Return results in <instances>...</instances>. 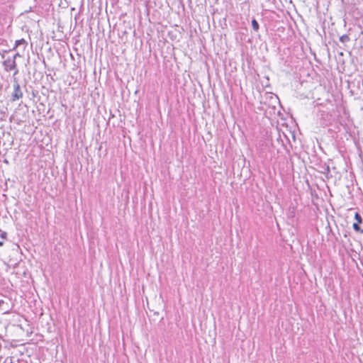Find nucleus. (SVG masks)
<instances>
[{
  "instance_id": "obj_1",
  "label": "nucleus",
  "mask_w": 363,
  "mask_h": 363,
  "mask_svg": "<svg viewBox=\"0 0 363 363\" xmlns=\"http://www.w3.org/2000/svg\"><path fill=\"white\" fill-rule=\"evenodd\" d=\"M13 91L11 94V99H10L11 101H12V102L16 101L20 99H22L23 96V91H21L20 84H19L16 77H14V79H13Z\"/></svg>"
},
{
  "instance_id": "obj_2",
  "label": "nucleus",
  "mask_w": 363,
  "mask_h": 363,
  "mask_svg": "<svg viewBox=\"0 0 363 363\" xmlns=\"http://www.w3.org/2000/svg\"><path fill=\"white\" fill-rule=\"evenodd\" d=\"M2 65L6 72H10L16 68L17 64L14 59H11V57H8L2 62Z\"/></svg>"
},
{
  "instance_id": "obj_3",
  "label": "nucleus",
  "mask_w": 363,
  "mask_h": 363,
  "mask_svg": "<svg viewBox=\"0 0 363 363\" xmlns=\"http://www.w3.org/2000/svg\"><path fill=\"white\" fill-rule=\"evenodd\" d=\"M8 303L5 302L3 300H0V313H1L2 314H5L8 313Z\"/></svg>"
},
{
  "instance_id": "obj_4",
  "label": "nucleus",
  "mask_w": 363,
  "mask_h": 363,
  "mask_svg": "<svg viewBox=\"0 0 363 363\" xmlns=\"http://www.w3.org/2000/svg\"><path fill=\"white\" fill-rule=\"evenodd\" d=\"M24 45V48H26V45H27V43L26 41L22 38V39H20V40H17L16 42H15V45L12 48V50H15L16 49L17 47L20 46V45Z\"/></svg>"
},
{
  "instance_id": "obj_5",
  "label": "nucleus",
  "mask_w": 363,
  "mask_h": 363,
  "mask_svg": "<svg viewBox=\"0 0 363 363\" xmlns=\"http://www.w3.org/2000/svg\"><path fill=\"white\" fill-rule=\"evenodd\" d=\"M321 170L320 171V173L325 174L327 177L329 174L330 169L329 165L324 164L321 166Z\"/></svg>"
},
{
  "instance_id": "obj_6",
  "label": "nucleus",
  "mask_w": 363,
  "mask_h": 363,
  "mask_svg": "<svg viewBox=\"0 0 363 363\" xmlns=\"http://www.w3.org/2000/svg\"><path fill=\"white\" fill-rule=\"evenodd\" d=\"M359 223H354L352 225V228L355 232L360 233L361 234H363V229L361 228Z\"/></svg>"
},
{
  "instance_id": "obj_7",
  "label": "nucleus",
  "mask_w": 363,
  "mask_h": 363,
  "mask_svg": "<svg viewBox=\"0 0 363 363\" xmlns=\"http://www.w3.org/2000/svg\"><path fill=\"white\" fill-rule=\"evenodd\" d=\"M252 26L255 31H258L259 28V25L255 18H253L252 20Z\"/></svg>"
},
{
  "instance_id": "obj_8",
  "label": "nucleus",
  "mask_w": 363,
  "mask_h": 363,
  "mask_svg": "<svg viewBox=\"0 0 363 363\" xmlns=\"http://www.w3.org/2000/svg\"><path fill=\"white\" fill-rule=\"evenodd\" d=\"M354 220H356L355 223H357L361 224L363 222L362 217L358 212H356L354 214Z\"/></svg>"
},
{
  "instance_id": "obj_9",
  "label": "nucleus",
  "mask_w": 363,
  "mask_h": 363,
  "mask_svg": "<svg viewBox=\"0 0 363 363\" xmlns=\"http://www.w3.org/2000/svg\"><path fill=\"white\" fill-rule=\"evenodd\" d=\"M350 40V38L348 35L345 34L340 37V41L342 43H347Z\"/></svg>"
},
{
  "instance_id": "obj_10",
  "label": "nucleus",
  "mask_w": 363,
  "mask_h": 363,
  "mask_svg": "<svg viewBox=\"0 0 363 363\" xmlns=\"http://www.w3.org/2000/svg\"><path fill=\"white\" fill-rule=\"evenodd\" d=\"M10 51H13L12 50V48L11 49H9V50H2L1 52H0V55L1 56L2 58H4L5 57V54L6 53H8Z\"/></svg>"
},
{
  "instance_id": "obj_11",
  "label": "nucleus",
  "mask_w": 363,
  "mask_h": 363,
  "mask_svg": "<svg viewBox=\"0 0 363 363\" xmlns=\"http://www.w3.org/2000/svg\"><path fill=\"white\" fill-rule=\"evenodd\" d=\"M6 236H7V233L4 231L1 232V234H0V237L1 238H2L3 240L4 239H6Z\"/></svg>"
},
{
  "instance_id": "obj_12",
  "label": "nucleus",
  "mask_w": 363,
  "mask_h": 363,
  "mask_svg": "<svg viewBox=\"0 0 363 363\" xmlns=\"http://www.w3.org/2000/svg\"><path fill=\"white\" fill-rule=\"evenodd\" d=\"M4 363H13V361H12L11 357H7V358L4 360Z\"/></svg>"
},
{
  "instance_id": "obj_13",
  "label": "nucleus",
  "mask_w": 363,
  "mask_h": 363,
  "mask_svg": "<svg viewBox=\"0 0 363 363\" xmlns=\"http://www.w3.org/2000/svg\"><path fill=\"white\" fill-rule=\"evenodd\" d=\"M18 57H21V55L18 53V52H16L12 57H11V59H14V60L16 61V58Z\"/></svg>"
},
{
  "instance_id": "obj_14",
  "label": "nucleus",
  "mask_w": 363,
  "mask_h": 363,
  "mask_svg": "<svg viewBox=\"0 0 363 363\" xmlns=\"http://www.w3.org/2000/svg\"><path fill=\"white\" fill-rule=\"evenodd\" d=\"M14 70V73L13 74V78L14 79V77H16V75L18 74V68L16 67V69H13Z\"/></svg>"
},
{
  "instance_id": "obj_15",
  "label": "nucleus",
  "mask_w": 363,
  "mask_h": 363,
  "mask_svg": "<svg viewBox=\"0 0 363 363\" xmlns=\"http://www.w3.org/2000/svg\"><path fill=\"white\" fill-rule=\"evenodd\" d=\"M4 245V242L3 241H0V246H3Z\"/></svg>"
}]
</instances>
